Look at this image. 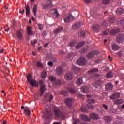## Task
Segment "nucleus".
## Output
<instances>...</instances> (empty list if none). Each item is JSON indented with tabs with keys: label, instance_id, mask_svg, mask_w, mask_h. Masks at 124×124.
<instances>
[{
	"label": "nucleus",
	"instance_id": "15",
	"mask_svg": "<svg viewBox=\"0 0 124 124\" xmlns=\"http://www.w3.org/2000/svg\"><path fill=\"white\" fill-rule=\"evenodd\" d=\"M83 24H81L80 22H76L74 24V25L72 26L73 29L74 30H76V29H78L82 26Z\"/></svg>",
	"mask_w": 124,
	"mask_h": 124
},
{
	"label": "nucleus",
	"instance_id": "30",
	"mask_svg": "<svg viewBox=\"0 0 124 124\" xmlns=\"http://www.w3.org/2000/svg\"><path fill=\"white\" fill-rule=\"evenodd\" d=\"M27 33L28 35H32L33 34V32L31 30V27L29 26L27 27Z\"/></svg>",
	"mask_w": 124,
	"mask_h": 124
},
{
	"label": "nucleus",
	"instance_id": "32",
	"mask_svg": "<svg viewBox=\"0 0 124 124\" xmlns=\"http://www.w3.org/2000/svg\"><path fill=\"white\" fill-rule=\"evenodd\" d=\"M76 83L78 86H81V85L83 84V79H82V78H79L78 79Z\"/></svg>",
	"mask_w": 124,
	"mask_h": 124
},
{
	"label": "nucleus",
	"instance_id": "29",
	"mask_svg": "<svg viewBox=\"0 0 124 124\" xmlns=\"http://www.w3.org/2000/svg\"><path fill=\"white\" fill-rule=\"evenodd\" d=\"M81 118L83 121H85V122H90V118L87 115H82Z\"/></svg>",
	"mask_w": 124,
	"mask_h": 124
},
{
	"label": "nucleus",
	"instance_id": "58",
	"mask_svg": "<svg viewBox=\"0 0 124 124\" xmlns=\"http://www.w3.org/2000/svg\"><path fill=\"white\" fill-rule=\"evenodd\" d=\"M54 98L53 95H50L49 97V101H52V100Z\"/></svg>",
	"mask_w": 124,
	"mask_h": 124
},
{
	"label": "nucleus",
	"instance_id": "62",
	"mask_svg": "<svg viewBox=\"0 0 124 124\" xmlns=\"http://www.w3.org/2000/svg\"><path fill=\"white\" fill-rule=\"evenodd\" d=\"M100 62H101V60H100V59L96 60V62H97V63H99Z\"/></svg>",
	"mask_w": 124,
	"mask_h": 124
},
{
	"label": "nucleus",
	"instance_id": "8",
	"mask_svg": "<svg viewBox=\"0 0 124 124\" xmlns=\"http://www.w3.org/2000/svg\"><path fill=\"white\" fill-rule=\"evenodd\" d=\"M73 102V100L72 98H67L65 99V103L69 107H70L71 105H72V103Z\"/></svg>",
	"mask_w": 124,
	"mask_h": 124
},
{
	"label": "nucleus",
	"instance_id": "13",
	"mask_svg": "<svg viewBox=\"0 0 124 124\" xmlns=\"http://www.w3.org/2000/svg\"><path fill=\"white\" fill-rule=\"evenodd\" d=\"M98 54V51L97 50L93 51L92 52H90L88 55L87 57L89 58V59H92V58H93L95 55H97Z\"/></svg>",
	"mask_w": 124,
	"mask_h": 124
},
{
	"label": "nucleus",
	"instance_id": "55",
	"mask_svg": "<svg viewBox=\"0 0 124 124\" xmlns=\"http://www.w3.org/2000/svg\"><path fill=\"white\" fill-rule=\"evenodd\" d=\"M86 52H87V49H86L85 48H83L81 51V52L82 53H86Z\"/></svg>",
	"mask_w": 124,
	"mask_h": 124
},
{
	"label": "nucleus",
	"instance_id": "35",
	"mask_svg": "<svg viewBox=\"0 0 124 124\" xmlns=\"http://www.w3.org/2000/svg\"><path fill=\"white\" fill-rule=\"evenodd\" d=\"M27 79L28 82H31V80H32V75L31 74H29L27 75Z\"/></svg>",
	"mask_w": 124,
	"mask_h": 124
},
{
	"label": "nucleus",
	"instance_id": "14",
	"mask_svg": "<svg viewBox=\"0 0 124 124\" xmlns=\"http://www.w3.org/2000/svg\"><path fill=\"white\" fill-rule=\"evenodd\" d=\"M118 42H122L124 40V34H121L118 35L116 38Z\"/></svg>",
	"mask_w": 124,
	"mask_h": 124
},
{
	"label": "nucleus",
	"instance_id": "12",
	"mask_svg": "<svg viewBox=\"0 0 124 124\" xmlns=\"http://www.w3.org/2000/svg\"><path fill=\"white\" fill-rule=\"evenodd\" d=\"M67 89L68 91H69V92L71 93H75V89L74 88V85L73 84L69 86L67 88Z\"/></svg>",
	"mask_w": 124,
	"mask_h": 124
},
{
	"label": "nucleus",
	"instance_id": "54",
	"mask_svg": "<svg viewBox=\"0 0 124 124\" xmlns=\"http://www.w3.org/2000/svg\"><path fill=\"white\" fill-rule=\"evenodd\" d=\"M37 42V41L36 40H34V41H31V43L32 44V45H35L36 43Z\"/></svg>",
	"mask_w": 124,
	"mask_h": 124
},
{
	"label": "nucleus",
	"instance_id": "21",
	"mask_svg": "<svg viewBox=\"0 0 124 124\" xmlns=\"http://www.w3.org/2000/svg\"><path fill=\"white\" fill-rule=\"evenodd\" d=\"M24 113L25 115H27V116H30L31 115V110L29 108V107H25L24 108Z\"/></svg>",
	"mask_w": 124,
	"mask_h": 124
},
{
	"label": "nucleus",
	"instance_id": "60",
	"mask_svg": "<svg viewBox=\"0 0 124 124\" xmlns=\"http://www.w3.org/2000/svg\"><path fill=\"white\" fill-rule=\"evenodd\" d=\"M51 60H52V62H56V61H57V59L55 57H53Z\"/></svg>",
	"mask_w": 124,
	"mask_h": 124
},
{
	"label": "nucleus",
	"instance_id": "57",
	"mask_svg": "<svg viewBox=\"0 0 124 124\" xmlns=\"http://www.w3.org/2000/svg\"><path fill=\"white\" fill-rule=\"evenodd\" d=\"M48 65H49V66H52L53 65V63L51 62H49L48 63Z\"/></svg>",
	"mask_w": 124,
	"mask_h": 124
},
{
	"label": "nucleus",
	"instance_id": "42",
	"mask_svg": "<svg viewBox=\"0 0 124 124\" xmlns=\"http://www.w3.org/2000/svg\"><path fill=\"white\" fill-rule=\"evenodd\" d=\"M61 94H62L63 95L66 96L68 95V92H67V91L62 90L61 92Z\"/></svg>",
	"mask_w": 124,
	"mask_h": 124
},
{
	"label": "nucleus",
	"instance_id": "28",
	"mask_svg": "<svg viewBox=\"0 0 124 124\" xmlns=\"http://www.w3.org/2000/svg\"><path fill=\"white\" fill-rule=\"evenodd\" d=\"M106 89L109 90V91H111L113 89V84L112 83H109L106 85Z\"/></svg>",
	"mask_w": 124,
	"mask_h": 124
},
{
	"label": "nucleus",
	"instance_id": "49",
	"mask_svg": "<svg viewBox=\"0 0 124 124\" xmlns=\"http://www.w3.org/2000/svg\"><path fill=\"white\" fill-rule=\"evenodd\" d=\"M41 75L42 77L44 78L47 76V73L46 72H43Z\"/></svg>",
	"mask_w": 124,
	"mask_h": 124
},
{
	"label": "nucleus",
	"instance_id": "22",
	"mask_svg": "<svg viewBox=\"0 0 124 124\" xmlns=\"http://www.w3.org/2000/svg\"><path fill=\"white\" fill-rule=\"evenodd\" d=\"M82 93H89V87L87 86H82L81 88Z\"/></svg>",
	"mask_w": 124,
	"mask_h": 124
},
{
	"label": "nucleus",
	"instance_id": "39",
	"mask_svg": "<svg viewBox=\"0 0 124 124\" xmlns=\"http://www.w3.org/2000/svg\"><path fill=\"white\" fill-rule=\"evenodd\" d=\"M37 12V5H34L33 8V13L35 16H36Z\"/></svg>",
	"mask_w": 124,
	"mask_h": 124
},
{
	"label": "nucleus",
	"instance_id": "31",
	"mask_svg": "<svg viewBox=\"0 0 124 124\" xmlns=\"http://www.w3.org/2000/svg\"><path fill=\"white\" fill-rule=\"evenodd\" d=\"M116 13L118 15H122L124 13V9L122 8H118L116 11Z\"/></svg>",
	"mask_w": 124,
	"mask_h": 124
},
{
	"label": "nucleus",
	"instance_id": "50",
	"mask_svg": "<svg viewBox=\"0 0 124 124\" xmlns=\"http://www.w3.org/2000/svg\"><path fill=\"white\" fill-rule=\"evenodd\" d=\"M38 26L39 30H43V24H38Z\"/></svg>",
	"mask_w": 124,
	"mask_h": 124
},
{
	"label": "nucleus",
	"instance_id": "53",
	"mask_svg": "<svg viewBox=\"0 0 124 124\" xmlns=\"http://www.w3.org/2000/svg\"><path fill=\"white\" fill-rule=\"evenodd\" d=\"M103 107L106 109L108 110V106L105 104H103Z\"/></svg>",
	"mask_w": 124,
	"mask_h": 124
},
{
	"label": "nucleus",
	"instance_id": "24",
	"mask_svg": "<svg viewBox=\"0 0 124 124\" xmlns=\"http://www.w3.org/2000/svg\"><path fill=\"white\" fill-rule=\"evenodd\" d=\"M91 119L93 120H97L98 119V115L95 113H92L90 114Z\"/></svg>",
	"mask_w": 124,
	"mask_h": 124
},
{
	"label": "nucleus",
	"instance_id": "27",
	"mask_svg": "<svg viewBox=\"0 0 124 124\" xmlns=\"http://www.w3.org/2000/svg\"><path fill=\"white\" fill-rule=\"evenodd\" d=\"M84 45H85V42H80L76 46V49H80Z\"/></svg>",
	"mask_w": 124,
	"mask_h": 124
},
{
	"label": "nucleus",
	"instance_id": "10",
	"mask_svg": "<svg viewBox=\"0 0 124 124\" xmlns=\"http://www.w3.org/2000/svg\"><path fill=\"white\" fill-rule=\"evenodd\" d=\"M51 6H53V3L51 0H47V4H44L43 5L44 9H47V8H50Z\"/></svg>",
	"mask_w": 124,
	"mask_h": 124
},
{
	"label": "nucleus",
	"instance_id": "46",
	"mask_svg": "<svg viewBox=\"0 0 124 124\" xmlns=\"http://www.w3.org/2000/svg\"><path fill=\"white\" fill-rule=\"evenodd\" d=\"M109 33V29H107L103 32V35H107Z\"/></svg>",
	"mask_w": 124,
	"mask_h": 124
},
{
	"label": "nucleus",
	"instance_id": "56",
	"mask_svg": "<svg viewBox=\"0 0 124 124\" xmlns=\"http://www.w3.org/2000/svg\"><path fill=\"white\" fill-rule=\"evenodd\" d=\"M19 12H20V13L21 14H23L24 13H25V9H23V10H22V11H19Z\"/></svg>",
	"mask_w": 124,
	"mask_h": 124
},
{
	"label": "nucleus",
	"instance_id": "19",
	"mask_svg": "<svg viewBox=\"0 0 124 124\" xmlns=\"http://www.w3.org/2000/svg\"><path fill=\"white\" fill-rule=\"evenodd\" d=\"M124 24V18H120L118 19L117 25H118L119 27H121V26H123Z\"/></svg>",
	"mask_w": 124,
	"mask_h": 124
},
{
	"label": "nucleus",
	"instance_id": "40",
	"mask_svg": "<svg viewBox=\"0 0 124 124\" xmlns=\"http://www.w3.org/2000/svg\"><path fill=\"white\" fill-rule=\"evenodd\" d=\"M78 34L82 37H85V31L83 30L80 31V32L78 33Z\"/></svg>",
	"mask_w": 124,
	"mask_h": 124
},
{
	"label": "nucleus",
	"instance_id": "41",
	"mask_svg": "<svg viewBox=\"0 0 124 124\" xmlns=\"http://www.w3.org/2000/svg\"><path fill=\"white\" fill-rule=\"evenodd\" d=\"M36 63L37 64L36 66H38V67H42V66H43V65L40 61L37 62Z\"/></svg>",
	"mask_w": 124,
	"mask_h": 124
},
{
	"label": "nucleus",
	"instance_id": "2",
	"mask_svg": "<svg viewBox=\"0 0 124 124\" xmlns=\"http://www.w3.org/2000/svg\"><path fill=\"white\" fill-rule=\"evenodd\" d=\"M49 80L52 82V84L54 86H60V85H62V83L61 79L56 80V78L53 76H51L49 77Z\"/></svg>",
	"mask_w": 124,
	"mask_h": 124
},
{
	"label": "nucleus",
	"instance_id": "52",
	"mask_svg": "<svg viewBox=\"0 0 124 124\" xmlns=\"http://www.w3.org/2000/svg\"><path fill=\"white\" fill-rule=\"evenodd\" d=\"M102 27L104 28V27H106V21H104L101 24Z\"/></svg>",
	"mask_w": 124,
	"mask_h": 124
},
{
	"label": "nucleus",
	"instance_id": "63",
	"mask_svg": "<svg viewBox=\"0 0 124 124\" xmlns=\"http://www.w3.org/2000/svg\"><path fill=\"white\" fill-rule=\"evenodd\" d=\"M79 119H77V120H75V121L74 122L73 124H76V122L78 121Z\"/></svg>",
	"mask_w": 124,
	"mask_h": 124
},
{
	"label": "nucleus",
	"instance_id": "37",
	"mask_svg": "<svg viewBox=\"0 0 124 124\" xmlns=\"http://www.w3.org/2000/svg\"><path fill=\"white\" fill-rule=\"evenodd\" d=\"M104 120L106 121V122H111L112 121V117L109 116H105L104 117Z\"/></svg>",
	"mask_w": 124,
	"mask_h": 124
},
{
	"label": "nucleus",
	"instance_id": "61",
	"mask_svg": "<svg viewBox=\"0 0 124 124\" xmlns=\"http://www.w3.org/2000/svg\"><path fill=\"white\" fill-rule=\"evenodd\" d=\"M48 45H49V44H48V43H46L44 45V46L46 47H47V46H48Z\"/></svg>",
	"mask_w": 124,
	"mask_h": 124
},
{
	"label": "nucleus",
	"instance_id": "4",
	"mask_svg": "<svg viewBox=\"0 0 124 124\" xmlns=\"http://www.w3.org/2000/svg\"><path fill=\"white\" fill-rule=\"evenodd\" d=\"M87 63V60L85 57H80L77 60V63L78 65H85Z\"/></svg>",
	"mask_w": 124,
	"mask_h": 124
},
{
	"label": "nucleus",
	"instance_id": "43",
	"mask_svg": "<svg viewBox=\"0 0 124 124\" xmlns=\"http://www.w3.org/2000/svg\"><path fill=\"white\" fill-rule=\"evenodd\" d=\"M107 77L109 78H112V77H113V74H112V72H109L107 74Z\"/></svg>",
	"mask_w": 124,
	"mask_h": 124
},
{
	"label": "nucleus",
	"instance_id": "16",
	"mask_svg": "<svg viewBox=\"0 0 124 124\" xmlns=\"http://www.w3.org/2000/svg\"><path fill=\"white\" fill-rule=\"evenodd\" d=\"M93 29L96 32H99L101 31V29L100 28V26L98 24L95 25L93 26Z\"/></svg>",
	"mask_w": 124,
	"mask_h": 124
},
{
	"label": "nucleus",
	"instance_id": "23",
	"mask_svg": "<svg viewBox=\"0 0 124 124\" xmlns=\"http://www.w3.org/2000/svg\"><path fill=\"white\" fill-rule=\"evenodd\" d=\"M63 71V69L61 67H58L56 69V73L59 74V75H62V72Z\"/></svg>",
	"mask_w": 124,
	"mask_h": 124
},
{
	"label": "nucleus",
	"instance_id": "64",
	"mask_svg": "<svg viewBox=\"0 0 124 124\" xmlns=\"http://www.w3.org/2000/svg\"><path fill=\"white\" fill-rule=\"evenodd\" d=\"M60 54H64V51H63V50H61Z\"/></svg>",
	"mask_w": 124,
	"mask_h": 124
},
{
	"label": "nucleus",
	"instance_id": "44",
	"mask_svg": "<svg viewBox=\"0 0 124 124\" xmlns=\"http://www.w3.org/2000/svg\"><path fill=\"white\" fill-rule=\"evenodd\" d=\"M114 103L115 104H118V105L121 104V103H123V101H122V100L118 99L115 101Z\"/></svg>",
	"mask_w": 124,
	"mask_h": 124
},
{
	"label": "nucleus",
	"instance_id": "36",
	"mask_svg": "<svg viewBox=\"0 0 124 124\" xmlns=\"http://www.w3.org/2000/svg\"><path fill=\"white\" fill-rule=\"evenodd\" d=\"M77 44V42H76V41H72L70 42V43L68 45V46H70V47H71V48L72 47H74V46L76 45Z\"/></svg>",
	"mask_w": 124,
	"mask_h": 124
},
{
	"label": "nucleus",
	"instance_id": "5",
	"mask_svg": "<svg viewBox=\"0 0 124 124\" xmlns=\"http://www.w3.org/2000/svg\"><path fill=\"white\" fill-rule=\"evenodd\" d=\"M39 83H40V86H41V88H40L41 93L40 95V96H42V95H43V93H44V92L46 91V87H45V85H44V84L43 83V81H42V80H40Z\"/></svg>",
	"mask_w": 124,
	"mask_h": 124
},
{
	"label": "nucleus",
	"instance_id": "6",
	"mask_svg": "<svg viewBox=\"0 0 124 124\" xmlns=\"http://www.w3.org/2000/svg\"><path fill=\"white\" fill-rule=\"evenodd\" d=\"M87 101L88 103V104L87 105L88 108H90L92 109H93L94 107L93 106V103H95V100L93 99H88L87 100Z\"/></svg>",
	"mask_w": 124,
	"mask_h": 124
},
{
	"label": "nucleus",
	"instance_id": "17",
	"mask_svg": "<svg viewBox=\"0 0 124 124\" xmlns=\"http://www.w3.org/2000/svg\"><path fill=\"white\" fill-rule=\"evenodd\" d=\"M120 93H115L112 95L110 96V99H116L120 97Z\"/></svg>",
	"mask_w": 124,
	"mask_h": 124
},
{
	"label": "nucleus",
	"instance_id": "47",
	"mask_svg": "<svg viewBox=\"0 0 124 124\" xmlns=\"http://www.w3.org/2000/svg\"><path fill=\"white\" fill-rule=\"evenodd\" d=\"M109 23L110 24H114V23H115V17H111L109 19Z\"/></svg>",
	"mask_w": 124,
	"mask_h": 124
},
{
	"label": "nucleus",
	"instance_id": "11",
	"mask_svg": "<svg viewBox=\"0 0 124 124\" xmlns=\"http://www.w3.org/2000/svg\"><path fill=\"white\" fill-rule=\"evenodd\" d=\"M65 79L67 80V81H70V80H72V78H73V76L72 74L70 73H67L65 76Z\"/></svg>",
	"mask_w": 124,
	"mask_h": 124
},
{
	"label": "nucleus",
	"instance_id": "45",
	"mask_svg": "<svg viewBox=\"0 0 124 124\" xmlns=\"http://www.w3.org/2000/svg\"><path fill=\"white\" fill-rule=\"evenodd\" d=\"M87 108L84 105H82L81 108H80V111L81 112H86Z\"/></svg>",
	"mask_w": 124,
	"mask_h": 124
},
{
	"label": "nucleus",
	"instance_id": "51",
	"mask_svg": "<svg viewBox=\"0 0 124 124\" xmlns=\"http://www.w3.org/2000/svg\"><path fill=\"white\" fill-rule=\"evenodd\" d=\"M77 96L78 97H80V98H83L84 97V95L81 94V93H78L77 94Z\"/></svg>",
	"mask_w": 124,
	"mask_h": 124
},
{
	"label": "nucleus",
	"instance_id": "1",
	"mask_svg": "<svg viewBox=\"0 0 124 124\" xmlns=\"http://www.w3.org/2000/svg\"><path fill=\"white\" fill-rule=\"evenodd\" d=\"M54 113L55 116L57 118H60L62 120H64V114L62 112L59 108H55L54 110Z\"/></svg>",
	"mask_w": 124,
	"mask_h": 124
},
{
	"label": "nucleus",
	"instance_id": "59",
	"mask_svg": "<svg viewBox=\"0 0 124 124\" xmlns=\"http://www.w3.org/2000/svg\"><path fill=\"white\" fill-rule=\"evenodd\" d=\"M84 1L86 3H90V2H91V0H84Z\"/></svg>",
	"mask_w": 124,
	"mask_h": 124
},
{
	"label": "nucleus",
	"instance_id": "25",
	"mask_svg": "<svg viewBox=\"0 0 124 124\" xmlns=\"http://www.w3.org/2000/svg\"><path fill=\"white\" fill-rule=\"evenodd\" d=\"M63 30V27H59L54 30V33L55 34L60 33Z\"/></svg>",
	"mask_w": 124,
	"mask_h": 124
},
{
	"label": "nucleus",
	"instance_id": "7",
	"mask_svg": "<svg viewBox=\"0 0 124 124\" xmlns=\"http://www.w3.org/2000/svg\"><path fill=\"white\" fill-rule=\"evenodd\" d=\"M63 20L65 23H69L71 20H73V17L70 15H66L64 16Z\"/></svg>",
	"mask_w": 124,
	"mask_h": 124
},
{
	"label": "nucleus",
	"instance_id": "34",
	"mask_svg": "<svg viewBox=\"0 0 124 124\" xmlns=\"http://www.w3.org/2000/svg\"><path fill=\"white\" fill-rule=\"evenodd\" d=\"M25 9H26V16H28V15H30V14L31 13V10L30 9V6H25Z\"/></svg>",
	"mask_w": 124,
	"mask_h": 124
},
{
	"label": "nucleus",
	"instance_id": "48",
	"mask_svg": "<svg viewBox=\"0 0 124 124\" xmlns=\"http://www.w3.org/2000/svg\"><path fill=\"white\" fill-rule=\"evenodd\" d=\"M103 3L104 4H109L110 3V0H103Z\"/></svg>",
	"mask_w": 124,
	"mask_h": 124
},
{
	"label": "nucleus",
	"instance_id": "26",
	"mask_svg": "<svg viewBox=\"0 0 124 124\" xmlns=\"http://www.w3.org/2000/svg\"><path fill=\"white\" fill-rule=\"evenodd\" d=\"M112 50H113V51H117V50H119L120 46H119L118 45H117V44L113 43L112 45Z\"/></svg>",
	"mask_w": 124,
	"mask_h": 124
},
{
	"label": "nucleus",
	"instance_id": "3",
	"mask_svg": "<svg viewBox=\"0 0 124 124\" xmlns=\"http://www.w3.org/2000/svg\"><path fill=\"white\" fill-rule=\"evenodd\" d=\"M104 82V78H101L99 79L95 83V90L97 91H99L100 88H101V85Z\"/></svg>",
	"mask_w": 124,
	"mask_h": 124
},
{
	"label": "nucleus",
	"instance_id": "18",
	"mask_svg": "<svg viewBox=\"0 0 124 124\" xmlns=\"http://www.w3.org/2000/svg\"><path fill=\"white\" fill-rule=\"evenodd\" d=\"M119 31H120V29L119 28L112 29L110 32V35H115L116 33H118Z\"/></svg>",
	"mask_w": 124,
	"mask_h": 124
},
{
	"label": "nucleus",
	"instance_id": "20",
	"mask_svg": "<svg viewBox=\"0 0 124 124\" xmlns=\"http://www.w3.org/2000/svg\"><path fill=\"white\" fill-rule=\"evenodd\" d=\"M16 36L18 39H23L24 38V36H23V34L20 31H18L16 32Z\"/></svg>",
	"mask_w": 124,
	"mask_h": 124
},
{
	"label": "nucleus",
	"instance_id": "9",
	"mask_svg": "<svg viewBox=\"0 0 124 124\" xmlns=\"http://www.w3.org/2000/svg\"><path fill=\"white\" fill-rule=\"evenodd\" d=\"M29 84L32 87H37V88H38V82L35 80V79H32V80L29 82Z\"/></svg>",
	"mask_w": 124,
	"mask_h": 124
},
{
	"label": "nucleus",
	"instance_id": "33",
	"mask_svg": "<svg viewBox=\"0 0 124 124\" xmlns=\"http://www.w3.org/2000/svg\"><path fill=\"white\" fill-rule=\"evenodd\" d=\"M52 10L54 11L53 14L55 15V17H56V18L60 17V14H59V12H58V9H53Z\"/></svg>",
	"mask_w": 124,
	"mask_h": 124
},
{
	"label": "nucleus",
	"instance_id": "38",
	"mask_svg": "<svg viewBox=\"0 0 124 124\" xmlns=\"http://www.w3.org/2000/svg\"><path fill=\"white\" fill-rule=\"evenodd\" d=\"M98 71V69L96 68H94L93 69H92L88 71V74H91L92 73H93V72H97Z\"/></svg>",
	"mask_w": 124,
	"mask_h": 124
}]
</instances>
